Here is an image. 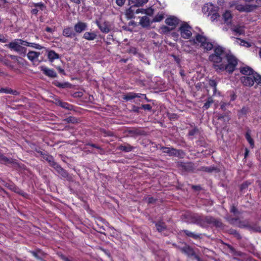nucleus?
<instances>
[{
  "label": "nucleus",
  "instance_id": "nucleus-14",
  "mask_svg": "<svg viewBox=\"0 0 261 261\" xmlns=\"http://www.w3.org/2000/svg\"><path fill=\"white\" fill-rule=\"evenodd\" d=\"M40 70L43 73L48 77L55 78L57 77V74L53 69H49L45 66L40 67Z\"/></svg>",
  "mask_w": 261,
  "mask_h": 261
},
{
  "label": "nucleus",
  "instance_id": "nucleus-42",
  "mask_svg": "<svg viewBox=\"0 0 261 261\" xmlns=\"http://www.w3.org/2000/svg\"><path fill=\"white\" fill-rule=\"evenodd\" d=\"M12 186H13V188L10 187V190L13 191L15 193L19 194V195L24 196L25 193L22 190H20V189H19L18 187L15 186V185H12Z\"/></svg>",
  "mask_w": 261,
  "mask_h": 261
},
{
  "label": "nucleus",
  "instance_id": "nucleus-12",
  "mask_svg": "<svg viewBox=\"0 0 261 261\" xmlns=\"http://www.w3.org/2000/svg\"><path fill=\"white\" fill-rule=\"evenodd\" d=\"M96 24L102 33H108L111 30L110 25L108 21L100 22L98 21H96Z\"/></svg>",
  "mask_w": 261,
  "mask_h": 261
},
{
  "label": "nucleus",
  "instance_id": "nucleus-9",
  "mask_svg": "<svg viewBox=\"0 0 261 261\" xmlns=\"http://www.w3.org/2000/svg\"><path fill=\"white\" fill-rule=\"evenodd\" d=\"M192 28L187 23H183L179 28L181 37L184 39H189L192 36Z\"/></svg>",
  "mask_w": 261,
  "mask_h": 261
},
{
  "label": "nucleus",
  "instance_id": "nucleus-19",
  "mask_svg": "<svg viewBox=\"0 0 261 261\" xmlns=\"http://www.w3.org/2000/svg\"><path fill=\"white\" fill-rule=\"evenodd\" d=\"M141 96H143V95H141V93L129 92L124 95L123 99L126 101H129L134 99L135 98H139Z\"/></svg>",
  "mask_w": 261,
  "mask_h": 261
},
{
  "label": "nucleus",
  "instance_id": "nucleus-32",
  "mask_svg": "<svg viewBox=\"0 0 261 261\" xmlns=\"http://www.w3.org/2000/svg\"><path fill=\"white\" fill-rule=\"evenodd\" d=\"M63 121L67 123L72 124H77L80 122V120L79 118L73 116H69L64 119Z\"/></svg>",
  "mask_w": 261,
  "mask_h": 261
},
{
  "label": "nucleus",
  "instance_id": "nucleus-11",
  "mask_svg": "<svg viewBox=\"0 0 261 261\" xmlns=\"http://www.w3.org/2000/svg\"><path fill=\"white\" fill-rule=\"evenodd\" d=\"M54 103L58 106L68 110H73L74 106L67 102H64L61 100L59 98H55Z\"/></svg>",
  "mask_w": 261,
  "mask_h": 261
},
{
  "label": "nucleus",
  "instance_id": "nucleus-38",
  "mask_svg": "<svg viewBox=\"0 0 261 261\" xmlns=\"http://www.w3.org/2000/svg\"><path fill=\"white\" fill-rule=\"evenodd\" d=\"M214 102V100L211 96L208 97L207 101L204 103L203 109L204 110H207L210 107L211 105H212Z\"/></svg>",
  "mask_w": 261,
  "mask_h": 261
},
{
  "label": "nucleus",
  "instance_id": "nucleus-27",
  "mask_svg": "<svg viewBox=\"0 0 261 261\" xmlns=\"http://www.w3.org/2000/svg\"><path fill=\"white\" fill-rule=\"evenodd\" d=\"M118 149L121 151L128 152L132 151L134 147L128 143H124L119 146Z\"/></svg>",
  "mask_w": 261,
  "mask_h": 261
},
{
  "label": "nucleus",
  "instance_id": "nucleus-63",
  "mask_svg": "<svg viewBox=\"0 0 261 261\" xmlns=\"http://www.w3.org/2000/svg\"><path fill=\"white\" fill-rule=\"evenodd\" d=\"M8 42V39L2 35H0V42L6 43Z\"/></svg>",
  "mask_w": 261,
  "mask_h": 261
},
{
  "label": "nucleus",
  "instance_id": "nucleus-6",
  "mask_svg": "<svg viewBox=\"0 0 261 261\" xmlns=\"http://www.w3.org/2000/svg\"><path fill=\"white\" fill-rule=\"evenodd\" d=\"M218 7L215 6L212 4H206V5L204 6L202 8V12L211 16L212 21L217 20L220 17V15L218 12Z\"/></svg>",
  "mask_w": 261,
  "mask_h": 261
},
{
  "label": "nucleus",
  "instance_id": "nucleus-5",
  "mask_svg": "<svg viewBox=\"0 0 261 261\" xmlns=\"http://www.w3.org/2000/svg\"><path fill=\"white\" fill-rule=\"evenodd\" d=\"M42 158L44 160L46 161L48 163L50 167L54 168L58 173L60 174L63 177H68L69 175L68 173L59 164L55 161L54 157L52 155L46 152Z\"/></svg>",
  "mask_w": 261,
  "mask_h": 261
},
{
  "label": "nucleus",
  "instance_id": "nucleus-36",
  "mask_svg": "<svg viewBox=\"0 0 261 261\" xmlns=\"http://www.w3.org/2000/svg\"><path fill=\"white\" fill-rule=\"evenodd\" d=\"M200 171H204L207 173H212L213 171H217V168L214 166L211 167H201L199 169Z\"/></svg>",
  "mask_w": 261,
  "mask_h": 261
},
{
  "label": "nucleus",
  "instance_id": "nucleus-52",
  "mask_svg": "<svg viewBox=\"0 0 261 261\" xmlns=\"http://www.w3.org/2000/svg\"><path fill=\"white\" fill-rule=\"evenodd\" d=\"M86 146H91L92 147L96 148L97 149H99V150H103L100 146H98V145H96L95 144L91 143H87L86 144Z\"/></svg>",
  "mask_w": 261,
  "mask_h": 261
},
{
  "label": "nucleus",
  "instance_id": "nucleus-30",
  "mask_svg": "<svg viewBox=\"0 0 261 261\" xmlns=\"http://www.w3.org/2000/svg\"><path fill=\"white\" fill-rule=\"evenodd\" d=\"M96 37V34L94 32H85L83 38L89 41L94 40Z\"/></svg>",
  "mask_w": 261,
  "mask_h": 261
},
{
  "label": "nucleus",
  "instance_id": "nucleus-25",
  "mask_svg": "<svg viewBox=\"0 0 261 261\" xmlns=\"http://www.w3.org/2000/svg\"><path fill=\"white\" fill-rule=\"evenodd\" d=\"M135 9L136 8L134 6H130V7L126 10L125 14L128 19L134 18V15L136 13Z\"/></svg>",
  "mask_w": 261,
  "mask_h": 261
},
{
  "label": "nucleus",
  "instance_id": "nucleus-26",
  "mask_svg": "<svg viewBox=\"0 0 261 261\" xmlns=\"http://www.w3.org/2000/svg\"><path fill=\"white\" fill-rule=\"evenodd\" d=\"M222 17L225 23H230L231 22L232 15L230 11L226 10L225 12L223 14Z\"/></svg>",
  "mask_w": 261,
  "mask_h": 261
},
{
  "label": "nucleus",
  "instance_id": "nucleus-4",
  "mask_svg": "<svg viewBox=\"0 0 261 261\" xmlns=\"http://www.w3.org/2000/svg\"><path fill=\"white\" fill-rule=\"evenodd\" d=\"M28 41L21 39H15L5 46L11 50L17 53L19 55L25 57L27 48L25 47Z\"/></svg>",
  "mask_w": 261,
  "mask_h": 261
},
{
  "label": "nucleus",
  "instance_id": "nucleus-10",
  "mask_svg": "<svg viewBox=\"0 0 261 261\" xmlns=\"http://www.w3.org/2000/svg\"><path fill=\"white\" fill-rule=\"evenodd\" d=\"M184 246L180 249V252L188 257L192 258L196 254L194 249L186 243H182Z\"/></svg>",
  "mask_w": 261,
  "mask_h": 261
},
{
  "label": "nucleus",
  "instance_id": "nucleus-16",
  "mask_svg": "<svg viewBox=\"0 0 261 261\" xmlns=\"http://www.w3.org/2000/svg\"><path fill=\"white\" fill-rule=\"evenodd\" d=\"M165 23L171 27V29H174L179 23V19L175 16H170L165 20Z\"/></svg>",
  "mask_w": 261,
  "mask_h": 261
},
{
  "label": "nucleus",
  "instance_id": "nucleus-39",
  "mask_svg": "<svg viewBox=\"0 0 261 261\" xmlns=\"http://www.w3.org/2000/svg\"><path fill=\"white\" fill-rule=\"evenodd\" d=\"M208 84L213 88L214 94H215L217 91V82L214 80H210L208 82Z\"/></svg>",
  "mask_w": 261,
  "mask_h": 261
},
{
  "label": "nucleus",
  "instance_id": "nucleus-35",
  "mask_svg": "<svg viewBox=\"0 0 261 261\" xmlns=\"http://www.w3.org/2000/svg\"><path fill=\"white\" fill-rule=\"evenodd\" d=\"M99 132L101 134H103V136L105 137H113L115 136V134L114 132L109 130H106V129L102 128H100L99 129Z\"/></svg>",
  "mask_w": 261,
  "mask_h": 261
},
{
  "label": "nucleus",
  "instance_id": "nucleus-62",
  "mask_svg": "<svg viewBox=\"0 0 261 261\" xmlns=\"http://www.w3.org/2000/svg\"><path fill=\"white\" fill-rule=\"evenodd\" d=\"M161 29H162V31L164 32H170L171 30H172V29H170L169 27H167V26H165V25H164L163 27H162L161 28Z\"/></svg>",
  "mask_w": 261,
  "mask_h": 261
},
{
  "label": "nucleus",
  "instance_id": "nucleus-8",
  "mask_svg": "<svg viewBox=\"0 0 261 261\" xmlns=\"http://www.w3.org/2000/svg\"><path fill=\"white\" fill-rule=\"evenodd\" d=\"M161 149L163 150L164 153H167L169 156L182 158L185 154V152L182 150L177 149L173 147L162 146L161 147Z\"/></svg>",
  "mask_w": 261,
  "mask_h": 261
},
{
  "label": "nucleus",
  "instance_id": "nucleus-24",
  "mask_svg": "<svg viewBox=\"0 0 261 261\" xmlns=\"http://www.w3.org/2000/svg\"><path fill=\"white\" fill-rule=\"evenodd\" d=\"M53 84L55 86L62 89L71 88V84L69 82L60 83L57 80H55L53 82Z\"/></svg>",
  "mask_w": 261,
  "mask_h": 261
},
{
  "label": "nucleus",
  "instance_id": "nucleus-44",
  "mask_svg": "<svg viewBox=\"0 0 261 261\" xmlns=\"http://www.w3.org/2000/svg\"><path fill=\"white\" fill-rule=\"evenodd\" d=\"M248 112V109L245 107H243L239 111L238 113L239 118H240L244 115L247 114Z\"/></svg>",
  "mask_w": 261,
  "mask_h": 261
},
{
  "label": "nucleus",
  "instance_id": "nucleus-43",
  "mask_svg": "<svg viewBox=\"0 0 261 261\" xmlns=\"http://www.w3.org/2000/svg\"><path fill=\"white\" fill-rule=\"evenodd\" d=\"M164 18V15L163 13H158L153 18V22H160Z\"/></svg>",
  "mask_w": 261,
  "mask_h": 261
},
{
  "label": "nucleus",
  "instance_id": "nucleus-3",
  "mask_svg": "<svg viewBox=\"0 0 261 261\" xmlns=\"http://www.w3.org/2000/svg\"><path fill=\"white\" fill-rule=\"evenodd\" d=\"M240 72L246 76L240 77V81L245 86L252 87L254 83L256 86H261V75L249 66L240 68Z\"/></svg>",
  "mask_w": 261,
  "mask_h": 261
},
{
  "label": "nucleus",
  "instance_id": "nucleus-45",
  "mask_svg": "<svg viewBox=\"0 0 261 261\" xmlns=\"http://www.w3.org/2000/svg\"><path fill=\"white\" fill-rule=\"evenodd\" d=\"M251 184L249 181H245L243 182L240 186V190L243 192L244 190L248 188V186Z\"/></svg>",
  "mask_w": 261,
  "mask_h": 261
},
{
  "label": "nucleus",
  "instance_id": "nucleus-15",
  "mask_svg": "<svg viewBox=\"0 0 261 261\" xmlns=\"http://www.w3.org/2000/svg\"><path fill=\"white\" fill-rule=\"evenodd\" d=\"M224 245L229 250V252L232 255L244 257L246 254L240 251L237 250L232 246L227 243H224Z\"/></svg>",
  "mask_w": 261,
  "mask_h": 261
},
{
  "label": "nucleus",
  "instance_id": "nucleus-56",
  "mask_svg": "<svg viewBox=\"0 0 261 261\" xmlns=\"http://www.w3.org/2000/svg\"><path fill=\"white\" fill-rule=\"evenodd\" d=\"M10 89L8 87L6 88H0V93H4L6 94H9Z\"/></svg>",
  "mask_w": 261,
  "mask_h": 261
},
{
  "label": "nucleus",
  "instance_id": "nucleus-31",
  "mask_svg": "<svg viewBox=\"0 0 261 261\" xmlns=\"http://www.w3.org/2000/svg\"><path fill=\"white\" fill-rule=\"evenodd\" d=\"M0 162L2 164L8 165L13 164L14 161L12 159L7 158L3 154L0 156Z\"/></svg>",
  "mask_w": 261,
  "mask_h": 261
},
{
  "label": "nucleus",
  "instance_id": "nucleus-41",
  "mask_svg": "<svg viewBox=\"0 0 261 261\" xmlns=\"http://www.w3.org/2000/svg\"><path fill=\"white\" fill-rule=\"evenodd\" d=\"M199 133V129L197 126H194L192 129L189 130L188 136L189 137L193 136Z\"/></svg>",
  "mask_w": 261,
  "mask_h": 261
},
{
  "label": "nucleus",
  "instance_id": "nucleus-54",
  "mask_svg": "<svg viewBox=\"0 0 261 261\" xmlns=\"http://www.w3.org/2000/svg\"><path fill=\"white\" fill-rule=\"evenodd\" d=\"M191 188L195 191H200L202 190L200 185H192Z\"/></svg>",
  "mask_w": 261,
  "mask_h": 261
},
{
  "label": "nucleus",
  "instance_id": "nucleus-1",
  "mask_svg": "<svg viewBox=\"0 0 261 261\" xmlns=\"http://www.w3.org/2000/svg\"><path fill=\"white\" fill-rule=\"evenodd\" d=\"M190 41L193 44H200V46L206 51L214 49V53L208 56V59L213 63V67L217 72L226 71L231 74L236 70L238 60L233 55L227 53L224 47L220 45L214 46L207 38L200 34H197Z\"/></svg>",
  "mask_w": 261,
  "mask_h": 261
},
{
  "label": "nucleus",
  "instance_id": "nucleus-51",
  "mask_svg": "<svg viewBox=\"0 0 261 261\" xmlns=\"http://www.w3.org/2000/svg\"><path fill=\"white\" fill-rule=\"evenodd\" d=\"M141 108L142 109H144L145 110H148L149 111H150L152 109V107L149 104L142 105Z\"/></svg>",
  "mask_w": 261,
  "mask_h": 261
},
{
  "label": "nucleus",
  "instance_id": "nucleus-61",
  "mask_svg": "<svg viewBox=\"0 0 261 261\" xmlns=\"http://www.w3.org/2000/svg\"><path fill=\"white\" fill-rule=\"evenodd\" d=\"M229 104L224 102H221L220 103V107L221 109L225 111L226 110V107Z\"/></svg>",
  "mask_w": 261,
  "mask_h": 261
},
{
  "label": "nucleus",
  "instance_id": "nucleus-46",
  "mask_svg": "<svg viewBox=\"0 0 261 261\" xmlns=\"http://www.w3.org/2000/svg\"><path fill=\"white\" fill-rule=\"evenodd\" d=\"M239 227L241 228H247L249 229H253V228L248 223H246L244 221H239Z\"/></svg>",
  "mask_w": 261,
  "mask_h": 261
},
{
  "label": "nucleus",
  "instance_id": "nucleus-20",
  "mask_svg": "<svg viewBox=\"0 0 261 261\" xmlns=\"http://www.w3.org/2000/svg\"><path fill=\"white\" fill-rule=\"evenodd\" d=\"M181 231L189 238H191L194 240L201 239V234L195 233V232H192L188 229H184L182 230Z\"/></svg>",
  "mask_w": 261,
  "mask_h": 261
},
{
  "label": "nucleus",
  "instance_id": "nucleus-34",
  "mask_svg": "<svg viewBox=\"0 0 261 261\" xmlns=\"http://www.w3.org/2000/svg\"><path fill=\"white\" fill-rule=\"evenodd\" d=\"M140 24L143 27H148L150 25V21L149 18L146 16L142 17L140 20Z\"/></svg>",
  "mask_w": 261,
  "mask_h": 261
},
{
  "label": "nucleus",
  "instance_id": "nucleus-48",
  "mask_svg": "<svg viewBox=\"0 0 261 261\" xmlns=\"http://www.w3.org/2000/svg\"><path fill=\"white\" fill-rule=\"evenodd\" d=\"M237 39H239V40H240V41H241L240 45H241L245 46L246 47H250L251 46V44L249 42L246 41H245L243 39H242L241 38H237Z\"/></svg>",
  "mask_w": 261,
  "mask_h": 261
},
{
  "label": "nucleus",
  "instance_id": "nucleus-2",
  "mask_svg": "<svg viewBox=\"0 0 261 261\" xmlns=\"http://www.w3.org/2000/svg\"><path fill=\"white\" fill-rule=\"evenodd\" d=\"M187 218L190 223L195 224L202 228L208 226L222 228L224 226L220 219L215 218L212 216H204L198 213H193L188 215Z\"/></svg>",
  "mask_w": 261,
  "mask_h": 261
},
{
  "label": "nucleus",
  "instance_id": "nucleus-17",
  "mask_svg": "<svg viewBox=\"0 0 261 261\" xmlns=\"http://www.w3.org/2000/svg\"><path fill=\"white\" fill-rule=\"evenodd\" d=\"M63 35L66 37L72 38L76 36L74 29L72 27H68L64 28L63 30Z\"/></svg>",
  "mask_w": 261,
  "mask_h": 261
},
{
  "label": "nucleus",
  "instance_id": "nucleus-29",
  "mask_svg": "<svg viewBox=\"0 0 261 261\" xmlns=\"http://www.w3.org/2000/svg\"><path fill=\"white\" fill-rule=\"evenodd\" d=\"M47 58L50 62H53L55 59L59 58V55L54 50H50L48 51Z\"/></svg>",
  "mask_w": 261,
  "mask_h": 261
},
{
  "label": "nucleus",
  "instance_id": "nucleus-59",
  "mask_svg": "<svg viewBox=\"0 0 261 261\" xmlns=\"http://www.w3.org/2000/svg\"><path fill=\"white\" fill-rule=\"evenodd\" d=\"M230 212L233 214H236L238 213V209L237 208V207L234 205H233L230 207Z\"/></svg>",
  "mask_w": 261,
  "mask_h": 261
},
{
  "label": "nucleus",
  "instance_id": "nucleus-53",
  "mask_svg": "<svg viewBox=\"0 0 261 261\" xmlns=\"http://www.w3.org/2000/svg\"><path fill=\"white\" fill-rule=\"evenodd\" d=\"M169 118L170 120H177L178 116L176 114L171 113L169 114Z\"/></svg>",
  "mask_w": 261,
  "mask_h": 261
},
{
  "label": "nucleus",
  "instance_id": "nucleus-49",
  "mask_svg": "<svg viewBox=\"0 0 261 261\" xmlns=\"http://www.w3.org/2000/svg\"><path fill=\"white\" fill-rule=\"evenodd\" d=\"M33 5L35 7H38L40 8L41 10H43L44 9L46 8L45 5L42 2L37 3H33Z\"/></svg>",
  "mask_w": 261,
  "mask_h": 261
},
{
  "label": "nucleus",
  "instance_id": "nucleus-13",
  "mask_svg": "<svg viewBox=\"0 0 261 261\" xmlns=\"http://www.w3.org/2000/svg\"><path fill=\"white\" fill-rule=\"evenodd\" d=\"M87 23L81 21H78L74 25L75 33H81L87 29Z\"/></svg>",
  "mask_w": 261,
  "mask_h": 261
},
{
  "label": "nucleus",
  "instance_id": "nucleus-50",
  "mask_svg": "<svg viewBox=\"0 0 261 261\" xmlns=\"http://www.w3.org/2000/svg\"><path fill=\"white\" fill-rule=\"evenodd\" d=\"M40 249H37L36 251H30V252L37 259H40V257L38 256V253L41 252Z\"/></svg>",
  "mask_w": 261,
  "mask_h": 261
},
{
  "label": "nucleus",
  "instance_id": "nucleus-37",
  "mask_svg": "<svg viewBox=\"0 0 261 261\" xmlns=\"http://www.w3.org/2000/svg\"><path fill=\"white\" fill-rule=\"evenodd\" d=\"M26 46L31 47L32 48H35L37 49H39V50H41L44 48L43 46H41V45H40L39 44H37L36 43L29 42H28V43H27V44H26Z\"/></svg>",
  "mask_w": 261,
  "mask_h": 261
},
{
  "label": "nucleus",
  "instance_id": "nucleus-28",
  "mask_svg": "<svg viewBox=\"0 0 261 261\" xmlns=\"http://www.w3.org/2000/svg\"><path fill=\"white\" fill-rule=\"evenodd\" d=\"M154 10L151 7L148 8L146 9H137L136 11V14L140 13L146 14L149 16H152L153 14Z\"/></svg>",
  "mask_w": 261,
  "mask_h": 261
},
{
  "label": "nucleus",
  "instance_id": "nucleus-55",
  "mask_svg": "<svg viewBox=\"0 0 261 261\" xmlns=\"http://www.w3.org/2000/svg\"><path fill=\"white\" fill-rule=\"evenodd\" d=\"M126 0H116V3L119 7H122Z\"/></svg>",
  "mask_w": 261,
  "mask_h": 261
},
{
  "label": "nucleus",
  "instance_id": "nucleus-21",
  "mask_svg": "<svg viewBox=\"0 0 261 261\" xmlns=\"http://www.w3.org/2000/svg\"><path fill=\"white\" fill-rule=\"evenodd\" d=\"M129 6H134V7H139L146 4L148 0H128Z\"/></svg>",
  "mask_w": 261,
  "mask_h": 261
},
{
  "label": "nucleus",
  "instance_id": "nucleus-47",
  "mask_svg": "<svg viewBox=\"0 0 261 261\" xmlns=\"http://www.w3.org/2000/svg\"><path fill=\"white\" fill-rule=\"evenodd\" d=\"M230 231V234H233L238 240H241L242 239L241 235L237 230L235 229H231Z\"/></svg>",
  "mask_w": 261,
  "mask_h": 261
},
{
  "label": "nucleus",
  "instance_id": "nucleus-7",
  "mask_svg": "<svg viewBox=\"0 0 261 261\" xmlns=\"http://www.w3.org/2000/svg\"><path fill=\"white\" fill-rule=\"evenodd\" d=\"M235 6V9L240 12H251L255 10L257 8V6L255 5H242L239 4L238 2H234L232 4L230 5V7Z\"/></svg>",
  "mask_w": 261,
  "mask_h": 261
},
{
  "label": "nucleus",
  "instance_id": "nucleus-60",
  "mask_svg": "<svg viewBox=\"0 0 261 261\" xmlns=\"http://www.w3.org/2000/svg\"><path fill=\"white\" fill-rule=\"evenodd\" d=\"M9 94H11L13 95H18L19 94V92L16 90H13L12 89H10Z\"/></svg>",
  "mask_w": 261,
  "mask_h": 261
},
{
  "label": "nucleus",
  "instance_id": "nucleus-23",
  "mask_svg": "<svg viewBox=\"0 0 261 261\" xmlns=\"http://www.w3.org/2000/svg\"><path fill=\"white\" fill-rule=\"evenodd\" d=\"M41 55L40 52H37L35 51H29L28 54H26L28 59L32 62H34L37 60L39 56Z\"/></svg>",
  "mask_w": 261,
  "mask_h": 261
},
{
  "label": "nucleus",
  "instance_id": "nucleus-58",
  "mask_svg": "<svg viewBox=\"0 0 261 261\" xmlns=\"http://www.w3.org/2000/svg\"><path fill=\"white\" fill-rule=\"evenodd\" d=\"M9 57L12 59V60H16L17 61V62H19V60L20 59H21L20 57L17 56H15V55H9Z\"/></svg>",
  "mask_w": 261,
  "mask_h": 261
},
{
  "label": "nucleus",
  "instance_id": "nucleus-64",
  "mask_svg": "<svg viewBox=\"0 0 261 261\" xmlns=\"http://www.w3.org/2000/svg\"><path fill=\"white\" fill-rule=\"evenodd\" d=\"M172 56L173 57V58H174V61L178 64H179L180 63V60L179 59V58L175 55H172Z\"/></svg>",
  "mask_w": 261,
  "mask_h": 261
},
{
  "label": "nucleus",
  "instance_id": "nucleus-40",
  "mask_svg": "<svg viewBox=\"0 0 261 261\" xmlns=\"http://www.w3.org/2000/svg\"><path fill=\"white\" fill-rule=\"evenodd\" d=\"M129 134L133 136H141L142 135L143 132L139 129H132L129 130Z\"/></svg>",
  "mask_w": 261,
  "mask_h": 261
},
{
  "label": "nucleus",
  "instance_id": "nucleus-22",
  "mask_svg": "<svg viewBox=\"0 0 261 261\" xmlns=\"http://www.w3.org/2000/svg\"><path fill=\"white\" fill-rule=\"evenodd\" d=\"M152 222L155 224L156 230L158 232H162L167 229V226L165 223L163 221L161 220L158 222L153 221Z\"/></svg>",
  "mask_w": 261,
  "mask_h": 261
},
{
  "label": "nucleus",
  "instance_id": "nucleus-57",
  "mask_svg": "<svg viewBox=\"0 0 261 261\" xmlns=\"http://www.w3.org/2000/svg\"><path fill=\"white\" fill-rule=\"evenodd\" d=\"M156 199L153 197H149L147 198V203L148 204L154 203Z\"/></svg>",
  "mask_w": 261,
  "mask_h": 261
},
{
  "label": "nucleus",
  "instance_id": "nucleus-18",
  "mask_svg": "<svg viewBox=\"0 0 261 261\" xmlns=\"http://www.w3.org/2000/svg\"><path fill=\"white\" fill-rule=\"evenodd\" d=\"M180 166L183 170L187 172H193L195 170L194 164L192 162L182 163Z\"/></svg>",
  "mask_w": 261,
  "mask_h": 261
},
{
  "label": "nucleus",
  "instance_id": "nucleus-33",
  "mask_svg": "<svg viewBox=\"0 0 261 261\" xmlns=\"http://www.w3.org/2000/svg\"><path fill=\"white\" fill-rule=\"evenodd\" d=\"M250 133H251L250 130L248 129L247 131L245 133V136L246 139L249 143L250 146L252 148H253L254 145V142L253 139L251 137Z\"/></svg>",
  "mask_w": 261,
  "mask_h": 261
}]
</instances>
